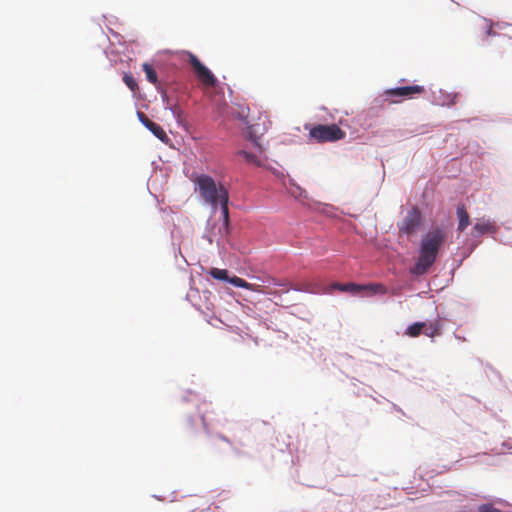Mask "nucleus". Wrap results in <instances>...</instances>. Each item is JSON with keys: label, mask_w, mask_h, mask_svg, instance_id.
<instances>
[{"label": "nucleus", "mask_w": 512, "mask_h": 512, "mask_svg": "<svg viewBox=\"0 0 512 512\" xmlns=\"http://www.w3.org/2000/svg\"><path fill=\"white\" fill-rule=\"evenodd\" d=\"M189 63L192 66L196 77L199 81L208 87H215L217 84V79L213 75V73L201 63V61L192 53L188 54Z\"/></svg>", "instance_id": "nucleus-4"}, {"label": "nucleus", "mask_w": 512, "mask_h": 512, "mask_svg": "<svg viewBox=\"0 0 512 512\" xmlns=\"http://www.w3.org/2000/svg\"><path fill=\"white\" fill-rule=\"evenodd\" d=\"M496 229H495V226L489 222V221H481V222H477L474 227H473V230H472V235L474 237H480L482 235H484L485 233H488V232H495Z\"/></svg>", "instance_id": "nucleus-9"}, {"label": "nucleus", "mask_w": 512, "mask_h": 512, "mask_svg": "<svg viewBox=\"0 0 512 512\" xmlns=\"http://www.w3.org/2000/svg\"><path fill=\"white\" fill-rule=\"evenodd\" d=\"M247 138L254 144L255 147L261 149V145L259 143V137L255 134L254 126L248 127Z\"/></svg>", "instance_id": "nucleus-20"}, {"label": "nucleus", "mask_w": 512, "mask_h": 512, "mask_svg": "<svg viewBox=\"0 0 512 512\" xmlns=\"http://www.w3.org/2000/svg\"><path fill=\"white\" fill-rule=\"evenodd\" d=\"M143 71L145 72L147 80L153 85L158 84V76L155 69L148 63L142 65Z\"/></svg>", "instance_id": "nucleus-16"}, {"label": "nucleus", "mask_w": 512, "mask_h": 512, "mask_svg": "<svg viewBox=\"0 0 512 512\" xmlns=\"http://www.w3.org/2000/svg\"><path fill=\"white\" fill-rule=\"evenodd\" d=\"M425 92L423 86L420 85H411V86H403L392 89H387L384 94L387 97H399V98H412L416 94H422Z\"/></svg>", "instance_id": "nucleus-6"}, {"label": "nucleus", "mask_w": 512, "mask_h": 512, "mask_svg": "<svg viewBox=\"0 0 512 512\" xmlns=\"http://www.w3.org/2000/svg\"><path fill=\"white\" fill-rule=\"evenodd\" d=\"M421 223V212L417 207H413L408 211L402 222L398 224L399 232L405 235H412L417 232Z\"/></svg>", "instance_id": "nucleus-5"}, {"label": "nucleus", "mask_w": 512, "mask_h": 512, "mask_svg": "<svg viewBox=\"0 0 512 512\" xmlns=\"http://www.w3.org/2000/svg\"><path fill=\"white\" fill-rule=\"evenodd\" d=\"M228 203H229V195L223 194V199L220 200L219 205L221 207V212H222V216H223V229H224L225 234L228 233V227H229Z\"/></svg>", "instance_id": "nucleus-11"}, {"label": "nucleus", "mask_w": 512, "mask_h": 512, "mask_svg": "<svg viewBox=\"0 0 512 512\" xmlns=\"http://www.w3.org/2000/svg\"><path fill=\"white\" fill-rule=\"evenodd\" d=\"M309 137L318 143L335 142L345 137V132L336 124H318L309 131Z\"/></svg>", "instance_id": "nucleus-3"}, {"label": "nucleus", "mask_w": 512, "mask_h": 512, "mask_svg": "<svg viewBox=\"0 0 512 512\" xmlns=\"http://www.w3.org/2000/svg\"><path fill=\"white\" fill-rule=\"evenodd\" d=\"M173 114L177 118V120L180 121L181 116H182V111L179 108L175 107L173 109Z\"/></svg>", "instance_id": "nucleus-22"}, {"label": "nucleus", "mask_w": 512, "mask_h": 512, "mask_svg": "<svg viewBox=\"0 0 512 512\" xmlns=\"http://www.w3.org/2000/svg\"><path fill=\"white\" fill-rule=\"evenodd\" d=\"M447 235L444 229L436 227L422 236L419 255L416 263L410 269L413 275H423L436 262L438 253L446 241Z\"/></svg>", "instance_id": "nucleus-1"}, {"label": "nucleus", "mask_w": 512, "mask_h": 512, "mask_svg": "<svg viewBox=\"0 0 512 512\" xmlns=\"http://www.w3.org/2000/svg\"><path fill=\"white\" fill-rule=\"evenodd\" d=\"M478 512H501L499 509H497L494 504L492 503H485L481 504L478 507Z\"/></svg>", "instance_id": "nucleus-21"}, {"label": "nucleus", "mask_w": 512, "mask_h": 512, "mask_svg": "<svg viewBox=\"0 0 512 512\" xmlns=\"http://www.w3.org/2000/svg\"><path fill=\"white\" fill-rule=\"evenodd\" d=\"M209 274L214 278V279H217V280H223V281H228L231 279L228 277V271L225 270V269H219V268H212L210 271H209Z\"/></svg>", "instance_id": "nucleus-18"}, {"label": "nucleus", "mask_w": 512, "mask_h": 512, "mask_svg": "<svg viewBox=\"0 0 512 512\" xmlns=\"http://www.w3.org/2000/svg\"><path fill=\"white\" fill-rule=\"evenodd\" d=\"M441 333V324L438 320H435L430 323H426V327L423 329V334L428 337H435L440 335Z\"/></svg>", "instance_id": "nucleus-15"}, {"label": "nucleus", "mask_w": 512, "mask_h": 512, "mask_svg": "<svg viewBox=\"0 0 512 512\" xmlns=\"http://www.w3.org/2000/svg\"><path fill=\"white\" fill-rule=\"evenodd\" d=\"M138 118L141 123L149 129L155 137L159 140L166 142L168 140V136L164 129L157 123L150 120L143 112H138Z\"/></svg>", "instance_id": "nucleus-7"}, {"label": "nucleus", "mask_w": 512, "mask_h": 512, "mask_svg": "<svg viewBox=\"0 0 512 512\" xmlns=\"http://www.w3.org/2000/svg\"><path fill=\"white\" fill-rule=\"evenodd\" d=\"M424 327H426V322H415L406 328L404 335L412 338L418 337L423 333Z\"/></svg>", "instance_id": "nucleus-14"}, {"label": "nucleus", "mask_w": 512, "mask_h": 512, "mask_svg": "<svg viewBox=\"0 0 512 512\" xmlns=\"http://www.w3.org/2000/svg\"><path fill=\"white\" fill-rule=\"evenodd\" d=\"M123 82L133 93H135L139 88L135 78L131 74H125L123 76Z\"/></svg>", "instance_id": "nucleus-19"}, {"label": "nucleus", "mask_w": 512, "mask_h": 512, "mask_svg": "<svg viewBox=\"0 0 512 512\" xmlns=\"http://www.w3.org/2000/svg\"><path fill=\"white\" fill-rule=\"evenodd\" d=\"M221 439L230 444V441L226 437H221Z\"/></svg>", "instance_id": "nucleus-23"}, {"label": "nucleus", "mask_w": 512, "mask_h": 512, "mask_svg": "<svg viewBox=\"0 0 512 512\" xmlns=\"http://www.w3.org/2000/svg\"><path fill=\"white\" fill-rule=\"evenodd\" d=\"M457 216L459 218V223H458V228L457 229H458V231L462 232L470 224L469 214L467 213V211L465 209V206L463 204L458 205V207H457Z\"/></svg>", "instance_id": "nucleus-10"}, {"label": "nucleus", "mask_w": 512, "mask_h": 512, "mask_svg": "<svg viewBox=\"0 0 512 512\" xmlns=\"http://www.w3.org/2000/svg\"><path fill=\"white\" fill-rule=\"evenodd\" d=\"M193 182L196 186L195 190L199 193L203 202L210 205L213 210H216L219 206L220 200L223 199V194L229 195L225 186L217 184L209 175H197Z\"/></svg>", "instance_id": "nucleus-2"}, {"label": "nucleus", "mask_w": 512, "mask_h": 512, "mask_svg": "<svg viewBox=\"0 0 512 512\" xmlns=\"http://www.w3.org/2000/svg\"><path fill=\"white\" fill-rule=\"evenodd\" d=\"M367 292V295L386 294L387 288L381 283H369L362 285V292Z\"/></svg>", "instance_id": "nucleus-12"}, {"label": "nucleus", "mask_w": 512, "mask_h": 512, "mask_svg": "<svg viewBox=\"0 0 512 512\" xmlns=\"http://www.w3.org/2000/svg\"><path fill=\"white\" fill-rule=\"evenodd\" d=\"M400 101H401V100L391 99V102H392V103H398V102H400Z\"/></svg>", "instance_id": "nucleus-24"}, {"label": "nucleus", "mask_w": 512, "mask_h": 512, "mask_svg": "<svg viewBox=\"0 0 512 512\" xmlns=\"http://www.w3.org/2000/svg\"><path fill=\"white\" fill-rule=\"evenodd\" d=\"M229 282L238 288H244V289L251 290L253 292H258V293H266V291L263 289V287L261 285L255 284V283H249V282L245 281L244 279L237 277V276L231 277Z\"/></svg>", "instance_id": "nucleus-8"}, {"label": "nucleus", "mask_w": 512, "mask_h": 512, "mask_svg": "<svg viewBox=\"0 0 512 512\" xmlns=\"http://www.w3.org/2000/svg\"><path fill=\"white\" fill-rule=\"evenodd\" d=\"M332 288L343 291V292H350L352 294H360L362 293V285L361 284H355V283H335L332 285Z\"/></svg>", "instance_id": "nucleus-13"}, {"label": "nucleus", "mask_w": 512, "mask_h": 512, "mask_svg": "<svg viewBox=\"0 0 512 512\" xmlns=\"http://www.w3.org/2000/svg\"><path fill=\"white\" fill-rule=\"evenodd\" d=\"M237 155L243 157L245 161L249 164H253L256 166H259L261 164L258 156L253 153L247 152L245 150H240L237 152Z\"/></svg>", "instance_id": "nucleus-17"}]
</instances>
